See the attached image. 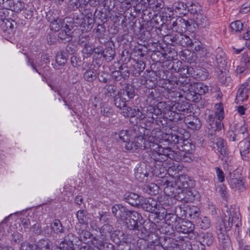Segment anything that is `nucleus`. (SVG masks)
<instances>
[{
	"label": "nucleus",
	"instance_id": "18",
	"mask_svg": "<svg viewBox=\"0 0 250 250\" xmlns=\"http://www.w3.org/2000/svg\"><path fill=\"white\" fill-rule=\"evenodd\" d=\"M185 123L188 128L193 130L199 129L202 125L200 119L193 116H189L188 118L186 119Z\"/></svg>",
	"mask_w": 250,
	"mask_h": 250
},
{
	"label": "nucleus",
	"instance_id": "14",
	"mask_svg": "<svg viewBox=\"0 0 250 250\" xmlns=\"http://www.w3.org/2000/svg\"><path fill=\"white\" fill-rule=\"evenodd\" d=\"M158 205L157 202L152 198H143L140 206L146 211L154 213L156 211Z\"/></svg>",
	"mask_w": 250,
	"mask_h": 250
},
{
	"label": "nucleus",
	"instance_id": "19",
	"mask_svg": "<svg viewBox=\"0 0 250 250\" xmlns=\"http://www.w3.org/2000/svg\"><path fill=\"white\" fill-rule=\"evenodd\" d=\"M187 5L184 2L178 1L173 4L172 9L173 12L174 11L181 16H185L187 14Z\"/></svg>",
	"mask_w": 250,
	"mask_h": 250
},
{
	"label": "nucleus",
	"instance_id": "32",
	"mask_svg": "<svg viewBox=\"0 0 250 250\" xmlns=\"http://www.w3.org/2000/svg\"><path fill=\"white\" fill-rule=\"evenodd\" d=\"M178 63H179L180 65L182 64L181 62H178ZM192 69V68L190 67H188L186 65H181L178 70V72L182 78H188L192 75L191 71Z\"/></svg>",
	"mask_w": 250,
	"mask_h": 250
},
{
	"label": "nucleus",
	"instance_id": "1",
	"mask_svg": "<svg viewBox=\"0 0 250 250\" xmlns=\"http://www.w3.org/2000/svg\"><path fill=\"white\" fill-rule=\"evenodd\" d=\"M160 130L153 131L151 135L147 136L144 135V137L139 136L129 140L125 144V148L131 151H134L140 148L141 149H150L151 157L155 162H158L160 159L159 150L161 146L159 143L160 137H158L157 133Z\"/></svg>",
	"mask_w": 250,
	"mask_h": 250
},
{
	"label": "nucleus",
	"instance_id": "22",
	"mask_svg": "<svg viewBox=\"0 0 250 250\" xmlns=\"http://www.w3.org/2000/svg\"><path fill=\"white\" fill-rule=\"evenodd\" d=\"M216 61L219 67H224L227 63L225 53L220 48L216 50Z\"/></svg>",
	"mask_w": 250,
	"mask_h": 250
},
{
	"label": "nucleus",
	"instance_id": "63",
	"mask_svg": "<svg viewBox=\"0 0 250 250\" xmlns=\"http://www.w3.org/2000/svg\"><path fill=\"white\" fill-rule=\"evenodd\" d=\"M21 250H38L36 245H30L28 243H23L21 246Z\"/></svg>",
	"mask_w": 250,
	"mask_h": 250
},
{
	"label": "nucleus",
	"instance_id": "39",
	"mask_svg": "<svg viewBox=\"0 0 250 250\" xmlns=\"http://www.w3.org/2000/svg\"><path fill=\"white\" fill-rule=\"evenodd\" d=\"M199 240L201 243H203L205 245L210 246L213 243V238L211 233L206 232L202 234L199 237Z\"/></svg>",
	"mask_w": 250,
	"mask_h": 250
},
{
	"label": "nucleus",
	"instance_id": "34",
	"mask_svg": "<svg viewBox=\"0 0 250 250\" xmlns=\"http://www.w3.org/2000/svg\"><path fill=\"white\" fill-rule=\"evenodd\" d=\"M91 243L94 246V248L92 246L85 244L83 246H82L80 250H99L100 248L99 239L96 237H93L91 240Z\"/></svg>",
	"mask_w": 250,
	"mask_h": 250
},
{
	"label": "nucleus",
	"instance_id": "35",
	"mask_svg": "<svg viewBox=\"0 0 250 250\" xmlns=\"http://www.w3.org/2000/svg\"><path fill=\"white\" fill-rule=\"evenodd\" d=\"M147 1L149 4H154L151 8L154 12H160L164 9L165 3L163 0H147Z\"/></svg>",
	"mask_w": 250,
	"mask_h": 250
},
{
	"label": "nucleus",
	"instance_id": "3",
	"mask_svg": "<svg viewBox=\"0 0 250 250\" xmlns=\"http://www.w3.org/2000/svg\"><path fill=\"white\" fill-rule=\"evenodd\" d=\"M159 151L160 159L158 162L163 163L169 158L177 162H190L194 159V152L175 151L172 150L169 147H163L161 146Z\"/></svg>",
	"mask_w": 250,
	"mask_h": 250
},
{
	"label": "nucleus",
	"instance_id": "16",
	"mask_svg": "<svg viewBox=\"0 0 250 250\" xmlns=\"http://www.w3.org/2000/svg\"><path fill=\"white\" fill-rule=\"evenodd\" d=\"M193 45L194 46V51L195 52L192 53V59L191 61L194 62L197 60V54H198L200 57H204L207 53V50L203 46V45L200 42H196L193 44Z\"/></svg>",
	"mask_w": 250,
	"mask_h": 250
},
{
	"label": "nucleus",
	"instance_id": "7",
	"mask_svg": "<svg viewBox=\"0 0 250 250\" xmlns=\"http://www.w3.org/2000/svg\"><path fill=\"white\" fill-rule=\"evenodd\" d=\"M173 106V102H159L158 103L156 107L159 111V115L163 114L164 116L168 118L170 121L174 120L177 119L176 113H174V109L172 108Z\"/></svg>",
	"mask_w": 250,
	"mask_h": 250
},
{
	"label": "nucleus",
	"instance_id": "48",
	"mask_svg": "<svg viewBox=\"0 0 250 250\" xmlns=\"http://www.w3.org/2000/svg\"><path fill=\"white\" fill-rule=\"evenodd\" d=\"M11 4H12L10 5V8L12 11L17 13L20 12L25 7L24 2L21 0L13 1L12 3H11Z\"/></svg>",
	"mask_w": 250,
	"mask_h": 250
},
{
	"label": "nucleus",
	"instance_id": "26",
	"mask_svg": "<svg viewBox=\"0 0 250 250\" xmlns=\"http://www.w3.org/2000/svg\"><path fill=\"white\" fill-rule=\"evenodd\" d=\"M139 109L136 107H130L125 106L121 112L125 117H134L139 114Z\"/></svg>",
	"mask_w": 250,
	"mask_h": 250
},
{
	"label": "nucleus",
	"instance_id": "6",
	"mask_svg": "<svg viewBox=\"0 0 250 250\" xmlns=\"http://www.w3.org/2000/svg\"><path fill=\"white\" fill-rule=\"evenodd\" d=\"M139 115L140 120H145V123L143 126L146 130L150 129V127L154 123L155 119L159 115V111L157 109L156 106H149L147 107L146 110H144Z\"/></svg>",
	"mask_w": 250,
	"mask_h": 250
},
{
	"label": "nucleus",
	"instance_id": "47",
	"mask_svg": "<svg viewBox=\"0 0 250 250\" xmlns=\"http://www.w3.org/2000/svg\"><path fill=\"white\" fill-rule=\"evenodd\" d=\"M231 30L235 33L240 32L244 28L243 23L241 21L237 20L232 22L230 24Z\"/></svg>",
	"mask_w": 250,
	"mask_h": 250
},
{
	"label": "nucleus",
	"instance_id": "8",
	"mask_svg": "<svg viewBox=\"0 0 250 250\" xmlns=\"http://www.w3.org/2000/svg\"><path fill=\"white\" fill-rule=\"evenodd\" d=\"M181 221V218L176 216L174 221L169 222V225L174 227L178 231L183 233H188L193 230L194 226L191 222L182 221L180 224Z\"/></svg>",
	"mask_w": 250,
	"mask_h": 250
},
{
	"label": "nucleus",
	"instance_id": "4",
	"mask_svg": "<svg viewBox=\"0 0 250 250\" xmlns=\"http://www.w3.org/2000/svg\"><path fill=\"white\" fill-rule=\"evenodd\" d=\"M163 183V185L165 186L164 191L167 198L176 196L177 194L183 192L184 189L188 187V178L184 176H180L177 181H169L165 179Z\"/></svg>",
	"mask_w": 250,
	"mask_h": 250
},
{
	"label": "nucleus",
	"instance_id": "10",
	"mask_svg": "<svg viewBox=\"0 0 250 250\" xmlns=\"http://www.w3.org/2000/svg\"><path fill=\"white\" fill-rule=\"evenodd\" d=\"M190 26V21L179 17L172 22L171 28L175 32L183 33L185 32L187 28Z\"/></svg>",
	"mask_w": 250,
	"mask_h": 250
},
{
	"label": "nucleus",
	"instance_id": "17",
	"mask_svg": "<svg viewBox=\"0 0 250 250\" xmlns=\"http://www.w3.org/2000/svg\"><path fill=\"white\" fill-rule=\"evenodd\" d=\"M154 213L158 215L159 217H162L163 218H165L166 219L167 223L169 224V222H171L172 221H174V218H175V215L174 214L168 213L165 208H163L160 205H158L157 210L154 212Z\"/></svg>",
	"mask_w": 250,
	"mask_h": 250
},
{
	"label": "nucleus",
	"instance_id": "11",
	"mask_svg": "<svg viewBox=\"0 0 250 250\" xmlns=\"http://www.w3.org/2000/svg\"><path fill=\"white\" fill-rule=\"evenodd\" d=\"M146 165L143 163L138 166L135 169V178L141 182H147L148 180L149 173L146 170Z\"/></svg>",
	"mask_w": 250,
	"mask_h": 250
},
{
	"label": "nucleus",
	"instance_id": "58",
	"mask_svg": "<svg viewBox=\"0 0 250 250\" xmlns=\"http://www.w3.org/2000/svg\"><path fill=\"white\" fill-rule=\"evenodd\" d=\"M104 57L106 58H111L113 59L115 54V50L111 47H107L102 52Z\"/></svg>",
	"mask_w": 250,
	"mask_h": 250
},
{
	"label": "nucleus",
	"instance_id": "60",
	"mask_svg": "<svg viewBox=\"0 0 250 250\" xmlns=\"http://www.w3.org/2000/svg\"><path fill=\"white\" fill-rule=\"evenodd\" d=\"M83 45L84 47L83 48L82 52L83 54L86 55V57L89 56L94 52V49L92 45L87 43H84Z\"/></svg>",
	"mask_w": 250,
	"mask_h": 250
},
{
	"label": "nucleus",
	"instance_id": "53",
	"mask_svg": "<svg viewBox=\"0 0 250 250\" xmlns=\"http://www.w3.org/2000/svg\"><path fill=\"white\" fill-rule=\"evenodd\" d=\"M128 209L125 207L120 205L119 209L116 216L117 218H120L122 220L127 218Z\"/></svg>",
	"mask_w": 250,
	"mask_h": 250
},
{
	"label": "nucleus",
	"instance_id": "40",
	"mask_svg": "<svg viewBox=\"0 0 250 250\" xmlns=\"http://www.w3.org/2000/svg\"><path fill=\"white\" fill-rule=\"evenodd\" d=\"M76 229L80 241L85 243L88 239L90 238L92 234L89 231L82 228L78 229L77 227Z\"/></svg>",
	"mask_w": 250,
	"mask_h": 250
},
{
	"label": "nucleus",
	"instance_id": "45",
	"mask_svg": "<svg viewBox=\"0 0 250 250\" xmlns=\"http://www.w3.org/2000/svg\"><path fill=\"white\" fill-rule=\"evenodd\" d=\"M113 229L112 226L109 224H105L100 229V233L101 235L103 236V239L108 236H111Z\"/></svg>",
	"mask_w": 250,
	"mask_h": 250
},
{
	"label": "nucleus",
	"instance_id": "2",
	"mask_svg": "<svg viewBox=\"0 0 250 250\" xmlns=\"http://www.w3.org/2000/svg\"><path fill=\"white\" fill-rule=\"evenodd\" d=\"M157 134L158 137H160L159 140L160 144H170L173 146L177 145V148L179 149L178 151H194V146L189 143L187 140L184 139L181 135L167 134L161 131Z\"/></svg>",
	"mask_w": 250,
	"mask_h": 250
},
{
	"label": "nucleus",
	"instance_id": "21",
	"mask_svg": "<svg viewBox=\"0 0 250 250\" xmlns=\"http://www.w3.org/2000/svg\"><path fill=\"white\" fill-rule=\"evenodd\" d=\"M36 245L38 250H59V247L53 249L52 243L48 239H41Z\"/></svg>",
	"mask_w": 250,
	"mask_h": 250
},
{
	"label": "nucleus",
	"instance_id": "41",
	"mask_svg": "<svg viewBox=\"0 0 250 250\" xmlns=\"http://www.w3.org/2000/svg\"><path fill=\"white\" fill-rule=\"evenodd\" d=\"M197 224L202 229H207L211 226L210 220L206 216L201 217L197 220Z\"/></svg>",
	"mask_w": 250,
	"mask_h": 250
},
{
	"label": "nucleus",
	"instance_id": "29",
	"mask_svg": "<svg viewBox=\"0 0 250 250\" xmlns=\"http://www.w3.org/2000/svg\"><path fill=\"white\" fill-rule=\"evenodd\" d=\"M159 187L153 183L146 184L143 187L144 191L151 195L157 194L159 192Z\"/></svg>",
	"mask_w": 250,
	"mask_h": 250
},
{
	"label": "nucleus",
	"instance_id": "46",
	"mask_svg": "<svg viewBox=\"0 0 250 250\" xmlns=\"http://www.w3.org/2000/svg\"><path fill=\"white\" fill-rule=\"evenodd\" d=\"M51 229L54 232L58 234L63 232V229L59 220L56 219L51 224Z\"/></svg>",
	"mask_w": 250,
	"mask_h": 250
},
{
	"label": "nucleus",
	"instance_id": "30",
	"mask_svg": "<svg viewBox=\"0 0 250 250\" xmlns=\"http://www.w3.org/2000/svg\"><path fill=\"white\" fill-rule=\"evenodd\" d=\"M76 216L79 223L81 224H87L89 216L88 212L86 210H78L77 212Z\"/></svg>",
	"mask_w": 250,
	"mask_h": 250
},
{
	"label": "nucleus",
	"instance_id": "33",
	"mask_svg": "<svg viewBox=\"0 0 250 250\" xmlns=\"http://www.w3.org/2000/svg\"><path fill=\"white\" fill-rule=\"evenodd\" d=\"M114 102L115 106L120 109H123L126 106V100L120 93L115 96Z\"/></svg>",
	"mask_w": 250,
	"mask_h": 250
},
{
	"label": "nucleus",
	"instance_id": "12",
	"mask_svg": "<svg viewBox=\"0 0 250 250\" xmlns=\"http://www.w3.org/2000/svg\"><path fill=\"white\" fill-rule=\"evenodd\" d=\"M191 88L193 91L190 90V92L194 93L192 98V101H194L198 100V96L203 95L208 91V86L202 83H194L191 85Z\"/></svg>",
	"mask_w": 250,
	"mask_h": 250
},
{
	"label": "nucleus",
	"instance_id": "64",
	"mask_svg": "<svg viewBox=\"0 0 250 250\" xmlns=\"http://www.w3.org/2000/svg\"><path fill=\"white\" fill-rule=\"evenodd\" d=\"M215 170L219 181L220 182H223L225 180V176L223 171L218 167H215Z\"/></svg>",
	"mask_w": 250,
	"mask_h": 250
},
{
	"label": "nucleus",
	"instance_id": "5",
	"mask_svg": "<svg viewBox=\"0 0 250 250\" xmlns=\"http://www.w3.org/2000/svg\"><path fill=\"white\" fill-rule=\"evenodd\" d=\"M240 214L235 211L230 212L228 217H226L221 222L220 225L221 233L229 230L234 226L238 228L241 225Z\"/></svg>",
	"mask_w": 250,
	"mask_h": 250
},
{
	"label": "nucleus",
	"instance_id": "43",
	"mask_svg": "<svg viewBox=\"0 0 250 250\" xmlns=\"http://www.w3.org/2000/svg\"><path fill=\"white\" fill-rule=\"evenodd\" d=\"M132 133L130 131L122 130L119 133V137L121 140L126 143L134 138V134Z\"/></svg>",
	"mask_w": 250,
	"mask_h": 250
},
{
	"label": "nucleus",
	"instance_id": "49",
	"mask_svg": "<svg viewBox=\"0 0 250 250\" xmlns=\"http://www.w3.org/2000/svg\"><path fill=\"white\" fill-rule=\"evenodd\" d=\"M173 106L172 108L174 109V113H176V116H178L177 111L185 112L188 110L185 104L173 102Z\"/></svg>",
	"mask_w": 250,
	"mask_h": 250
},
{
	"label": "nucleus",
	"instance_id": "28",
	"mask_svg": "<svg viewBox=\"0 0 250 250\" xmlns=\"http://www.w3.org/2000/svg\"><path fill=\"white\" fill-rule=\"evenodd\" d=\"M240 151L242 155L250 153V137L240 143Z\"/></svg>",
	"mask_w": 250,
	"mask_h": 250
},
{
	"label": "nucleus",
	"instance_id": "50",
	"mask_svg": "<svg viewBox=\"0 0 250 250\" xmlns=\"http://www.w3.org/2000/svg\"><path fill=\"white\" fill-rule=\"evenodd\" d=\"M84 78L87 81L92 82L96 78V72L93 68H90L84 74Z\"/></svg>",
	"mask_w": 250,
	"mask_h": 250
},
{
	"label": "nucleus",
	"instance_id": "24",
	"mask_svg": "<svg viewBox=\"0 0 250 250\" xmlns=\"http://www.w3.org/2000/svg\"><path fill=\"white\" fill-rule=\"evenodd\" d=\"M68 237H73L72 234H68ZM74 244L73 240L70 238H66L59 245V250H75L73 249Z\"/></svg>",
	"mask_w": 250,
	"mask_h": 250
},
{
	"label": "nucleus",
	"instance_id": "25",
	"mask_svg": "<svg viewBox=\"0 0 250 250\" xmlns=\"http://www.w3.org/2000/svg\"><path fill=\"white\" fill-rule=\"evenodd\" d=\"M111 238L115 243L118 245L126 240L124 233L119 230L112 232L111 234Z\"/></svg>",
	"mask_w": 250,
	"mask_h": 250
},
{
	"label": "nucleus",
	"instance_id": "52",
	"mask_svg": "<svg viewBox=\"0 0 250 250\" xmlns=\"http://www.w3.org/2000/svg\"><path fill=\"white\" fill-rule=\"evenodd\" d=\"M189 250H205V246L199 240L191 242L188 248Z\"/></svg>",
	"mask_w": 250,
	"mask_h": 250
},
{
	"label": "nucleus",
	"instance_id": "56",
	"mask_svg": "<svg viewBox=\"0 0 250 250\" xmlns=\"http://www.w3.org/2000/svg\"><path fill=\"white\" fill-rule=\"evenodd\" d=\"M208 73L207 70L204 68L198 69L196 70V78L200 80H204L207 78Z\"/></svg>",
	"mask_w": 250,
	"mask_h": 250
},
{
	"label": "nucleus",
	"instance_id": "44",
	"mask_svg": "<svg viewBox=\"0 0 250 250\" xmlns=\"http://www.w3.org/2000/svg\"><path fill=\"white\" fill-rule=\"evenodd\" d=\"M160 13V16L163 21H167L173 15V10L169 7L164 8Z\"/></svg>",
	"mask_w": 250,
	"mask_h": 250
},
{
	"label": "nucleus",
	"instance_id": "36",
	"mask_svg": "<svg viewBox=\"0 0 250 250\" xmlns=\"http://www.w3.org/2000/svg\"><path fill=\"white\" fill-rule=\"evenodd\" d=\"M201 6L198 2H192L188 7V12H189L192 15L191 18L195 16V15L201 13Z\"/></svg>",
	"mask_w": 250,
	"mask_h": 250
},
{
	"label": "nucleus",
	"instance_id": "38",
	"mask_svg": "<svg viewBox=\"0 0 250 250\" xmlns=\"http://www.w3.org/2000/svg\"><path fill=\"white\" fill-rule=\"evenodd\" d=\"M120 93L124 97L127 96L128 99L133 98L135 95L134 88L130 84H127Z\"/></svg>",
	"mask_w": 250,
	"mask_h": 250
},
{
	"label": "nucleus",
	"instance_id": "15",
	"mask_svg": "<svg viewBox=\"0 0 250 250\" xmlns=\"http://www.w3.org/2000/svg\"><path fill=\"white\" fill-rule=\"evenodd\" d=\"M250 90V80H248L238 89L236 96L237 99L239 101H244L247 100L248 95L247 92Z\"/></svg>",
	"mask_w": 250,
	"mask_h": 250
},
{
	"label": "nucleus",
	"instance_id": "55",
	"mask_svg": "<svg viewBox=\"0 0 250 250\" xmlns=\"http://www.w3.org/2000/svg\"><path fill=\"white\" fill-rule=\"evenodd\" d=\"M249 65L247 62L242 63L239 66H238L236 68V72L238 74H239L242 76L247 74L249 70H248V67Z\"/></svg>",
	"mask_w": 250,
	"mask_h": 250
},
{
	"label": "nucleus",
	"instance_id": "20",
	"mask_svg": "<svg viewBox=\"0 0 250 250\" xmlns=\"http://www.w3.org/2000/svg\"><path fill=\"white\" fill-rule=\"evenodd\" d=\"M213 142L216 146L214 147L216 148L218 152L222 155H225L227 151V146L224 141L221 138L217 137L213 139Z\"/></svg>",
	"mask_w": 250,
	"mask_h": 250
},
{
	"label": "nucleus",
	"instance_id": "59",
	"mask_svg": "<svg viewBox=\"0 0 250 250\" xmlns=\"http://www.w3.org/2000/svg\"><path fill=\"white\" fill-rule=\"evenodd\" d=\"M100 248L99 250H114V246L112 244L106 243L99 240Z\"/></svg>",
	"mask_w": 250,
	"mask_h": 250
},
{
	"label": "nucleus",
	"instance_id": "57",
	"mask_svg": "<svg viewBox=\"0 0 250 250\" xmlns=\"http://www.w3.org/2000/svg\"><path fill=\"white\" fill-rule=\"evenodd\" d=\"M220 83L224 84H228L230 81V76L226 73L221 72L218 76Z\"/></svg>",
	"mask_w": 250,
	"mask_h": 250
},
{
	"label": "nucleus",
	"instance_id": "37",
	"mask_svg": "<svg viewBox=\"0 0 250 250\" xmlns=\"http://www.w3.org/2000/svg\"><path fill=\"white\" fill-rule=\"evenodd\" d=\"M64 24V20L62 19H57L52 21H50V29L55 32L58 31L62 27Z\"/></svg>",
	"mask_w": 250,
	"mask_h": 250
},
{
	"label": "nucleus",
	"instance_id": "23",
	"mask_svg": "<svg viewBox=\"0 0 250 250\" xmlns=\"http://www.w3.org/2000/svg\"><path fill=\"white\" fill-rule=\"evenodd\" d=\"M143 197L139 196L138 194L130 193L127 196L128 203L133 206H139L142 204Z\"/></svg>",
	"mask_w": 250,
	"mask_h": 250
},
{
	"label": "nucleus",
	"instance_id": "61",
	"mask_svg": "<svg viewBox=\"0 0 250 250\" xmlns=\"http://www.w3.org/2000/svg\"><path fill=\"white\" fill-rule=\"evenodd\" d=\"M130 248L131 243L126 240L118 245V250H130Z\"/></svg>",
	"mask_w": 250,
	"mask_h": 250
},
{
	"label": "nucleus",
	"instance_id": "27",
	"mask_svg": "<svg viewBox=\"0 0 250 250\" xmlns=\"http://www.w3.org/2000/svg\"><path fill=\"white\" fill-rule=\"evenodd\" d=\"M222 123L220 121H216V124L213 125H206V132L210 136H213L215 134L216 131L221 129Z\"/></svg>",
	"mask_w": 250,
	"mask_h": 250
},
{
	"label": "nucleus",
	"instance_id": "9",
	"mask_svg": "<svg viewBox=\"0 0 250 250\" xmlns=\"http://www.w3.org/2000/svg\"><path fill=\"white\" fill-rule=\"evenodd\" d=\"M127 226V227L130 230L137 231L136 232L137 236L141 238L144 239L146 236V231L144 227L141 225H138V221L129 219L128 218L124 220Z\"/></svg>",
	"mask_w": 250,
	"mask_h": 250
},
{
	"label": "nucleus",
	"instance_id": "13",
	"mask_svg": "<svg viewBox=\"0 0 250 250\" xmlns=\"http://www.w3.org/2000/svg\"><path fill=\"white\" fill-rule=\"evenodd\" d=\"M190 22L191 25L196 24L201 28H205L209 25L207 17L201 13L192 17L190 19Z\"/></svg>",
	"mask_w": 250,
	"mask_h": 250
},
{
	"label": "nucleus",
	"instance_id": "62",
	"mask_svg": "<svg viewBox=\"0 0 250 250\" xmlns=\"http://www.w3.org/2000/svg\"><path fill=\"white\" fill-rule=\"evenodd\" d=\"M101 114L104 116L109 117L112 114L113 111L111 108L108 106H103L101 108Z\"/></svg>",
	"mask_w": 250,
	"mask_h": 250
},
{
	"label": "nucleus",
	"instance_id": "42",
	"mask_svg": "<svg viewBox=\"0 0 250 250\" xmlns=\"http://www.w3.org/2000/svg\"><path fill=\"white\" fill-rule=\"evenodd\" d=\"M230 185L232 188L243 191L245 189L244 182L239 178H232L230 181Z\"/></svg>",
	"mask_w": 250,
	"mask_h": 250
},
{
	"label": "nucleus",
	"instance_id": "54",
	"mask_svg": "<svg viewBox=\"0 0 250 250\" xmlns=\"http://www.w3.org/2000/svg\"><path fill=\"white\" fill-rule=\"evenodd\" d=\"M127 218L129 219L138 221L139 223L142 220L141 215L135 211H131L128 210Z\"/></svg>",
	"mask_w": 250,
	"mask_h": 250
},
{
	"label": "nucleus",
	"instance_id": "31",
	"mask_svg": "<svg viewBox=\"0 0 250 250\" xmlns=\"http://www.w3.org/2000/svg\"><path fill=\"white\" fill-rule=\"evenodd\" d=\"M65 29L62 30L58 35V37L62 41L65 42H69L71 40V36L70 34V29L69 28V26L65 24Z\"/></svg>",
	"mask_w": 250,
	"mask_h": 250
},
{
	"label": "nucleus",
	"instance_id": "51",
	"mask_svg": "<svg viewBox=\"0 0 250 250\" xmlns=\"http://www.w3.org/2000/svg\"><path fill=\"white\" fill-rule=\"evenodd\" d=\"M66 60L65 57L62 55V52H58L56 56V63L52 64L55 68L57 69L56 64L59 65H62L65 63Z\"/></svg>",
	"mask_w": 250,
	"mask_h": 250
}]
</instances>
